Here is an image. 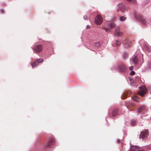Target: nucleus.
Masks as SVG:
<instances>
[{"mask_svg": "<svg viewBox=\"0 0 151 151\" xmlns=\"http://www.w3.org/2000/svg\"><path fill=\"white\" fill-rule=\"evenodd\" d=\"M135 16L136 18L139 20L143 24L147 25V21L142 15L137 14H136Z\"/></svg>", "mask_w": 151, "mask_h": 151, "instance_id": "1", "label": "nucleus"}, {"mask_svg": "<svg viewBox=\"0 0 151 151\" xmlns=\"http://www.w3.org/2000/svg\"><path fill=\"white\" fill-rule=\"evenodd\" d=\"M139 88L140 89V91L139 92V95L142 96H144V94L146 93L147 91L146 87L144 86H142L139 87Z\"/></svg>", "mask_w": 151, "mask_h": 151, "instance_id": "2", "label": "nucleus"}, {"mask_svg": "<svg viewBox=\"0 0 151 151\" xmlns=\"http://www.w3.org/2000/svg\"><path fill=\"white\" fill-rule=\"evenodd\" d=\"M126 4L124 3L119 4L118 6L119 8L118 9V12L120 11L122 12H124L125 11H127L126 9Z\"/></svg>", "mask_w": 151, "mask_h": 151, "instance_id": "3", "label": "nucleus"}, {"mask_svg": "<svg viewBox=\"0 0 151 151\" xmlns=\"http://www.w3.org/2000/svg\"><path fill=\"white\" fill-rule=\"evenodd\" d=\"M149 134V132L147 130H145L142 132L139 135L140 139H142V140L146 139Z\"/></svg>", "mask_w": 151, "mask_h": 151, "instance_id": "4", "label": "nucleus"}, {"mask_svg": "<svg viewBox=\"0 0 151 151\" xmlns=\"http://www.w3.org/2000/svg\"><path fill=\"white\" fill-rule=\"evenodd\" d=\"M33 51H35L37 53H40L42 50V45H38L35 46L33 47H32Z\"/></svg>", "mask_w": 151, "mask_h": 151, "instance_id": "5", "label": "nucleus"}, {"mask_svg": "<svg viewBox=\"0 0 151 151\" xmlns=\"http://www.w3.org/2000/svg\"><path fill=\"white\" fill-rule=\"evenodd\" d=\"M127 68L126 66L123 63L120 64L118 65V69L121 72H125L126 71Z\"/></svg>", "mask_w": 151, "mask_h": 151, "instance_id": "6", "label": "nucleus"}, {"mask_svg": "<svg viewBox=\"0 0 151 151\" xmlns=\"http://www.w3.org/2000/svg\"><path fill=\"white\" fill-rule=\"evenodd\" d=\"M95 22L97 25H99L103 22L102 18L99 15H97L96 17L95 18Z\"/></svg>", "mask_w": 151, "mask_h": 151, "instance_id": "7", "label": "nucleus"}, {"mask_svg": "<svg viewBox=\"0 0 151 151\" xmlns=\"http://www.w3.org/2000/svg\"><path fill=\"white\" fill-rule=\"evenodd\" d=\"M131 59L132 62L134 65H136L140 63L139 60L136 56L132 57Z\"/></svg>", "mask_w": 151, "mask_h": 151, "instance_id": "8", "label": "nucleus"}, {"mask_svg": "<svg viewBox=\"0 0 151 151\" xmlns=\"http://www.w3.org/2000/svg\"><path fill=\"white\" fill-rule=\"evenodd\" d=\"M55 142V140L54 138L50 139L47 141L46 144V146L47 147L51 146Z\"/></svg>", "mask_w": 151, "mask_h": 151, "instance_id": "9", "label": "nucleus"}, {"mask_svg": "<svg viewBox=\"0 0 151 151\" xmlns=\"http://www.w3.org/2000/svg\"><path fill=\"white\" fill-rule=\"evenodd\" d=\"M131 151H139V148L137 146H131Z\"/></svg>", "mask_w": 151, "mask_h": 151, "instance_id": "10", "label": "nucleus"}, {"mask_svg": "<svg viewBox=\"0 0 151 151\" xmlns=\"http://www.w3.org/2000/svg\"><path fill=\"white\" fill-rule=\"evenodd\" d=\"M118 111V109L117 108L113 110L111 113V116L113 117L115 116L116 115H117Z\"/></svg>", "mask_w": 151, "mask_h": 151, "instance_id": "11", "label": "nucleus"}, {"mask_svg": "<svg viewBox=\"0 0 151 151\" xmlns=\"http://www.w3.org/2000/svg\"><path fill=\"white\" fill-rule=\"evenodd\" d=\"M131 44V42L130 41L126 40L125 41V46L126 47H128Z\"/></svg>", "mask_w": 151, "mask_h": 151, "instance_id": "12", "label": "nucleus"}, {"mask_svg": "<svg viewBox=\"0 0 151 151\" xmlns=\"http://www.w3.org/2000/svg\"><path fill=\"white\" fill-rule=\"evenodd\" d=\"M145 109V107L144 106H142L139 107L138 110V112L139 113L141 112L144 110Z\"/></svg>", "mask_w": 151, "mask_h": 151, "instance_id": "13", "label": "nucleus"}, {"mask_svg": "<svg viewBox=\"0 0 151 151\" xmlns=\"http://www.w3.org/2000/svg\"><path fill=\"white\" fill-rule=\"evenodd\" d=\"M31 65L33 68L36 67L38 65V63L36 61L34 62L33 63H31Z\"/></svg>", "mask_w": 151, "mask_h": 151, "instance_id": "14", "label": "nucleus"}, {"mask_svg": "<svg viewBox=\"0 0 151 151\" xmlns=\"http://www.w3.org/2000/svg\"><path fill=\"white\" fill-rule=\"evenodd\" d=\"M122 32L120 31H115L114 32L115 35L116 36H120L122 35Z\"/></svg>", "mask_w": 151, "mask_h": 151, "instance_id": "15", "label": "nucleus"}, {"mask_svg": "<svg viewBox=\"0 0 151 151\" xmlns=\"http://www.w3.org/2000/svg\"><path fill=\"white\" fill-rule=\"evenodd\" d=\"M131 124L132 126H134L135 125L136 123V120L135 119H132L131 121Z\"/></svg>", "mask_w": 151, "mask_h": 151, "instance_id": "16", "label": "nucleus"}, {"mask_svg": "<svg viewBox=\"0 0 151 151\" xmlns=\"http://www.w3.org/2000/svg\"><path fill=\"white\" fill-rule=\"evenodd\" d=\"M133 99L136 101H139L140 100V99L138 97L134 96L133 97Z\"/></svg>", "mask_w": 151, "mask_h": 151, "instance_id": "17", "label": "nucleus"}, {"mask_svg": "<svg viewBox=\"0 0 151 151\" xmlns=\"http://www.w3.org/2000/svg\"><path fill=\"white\" fill-rule=\"evenodd\" d=\"M115 27V24L114 23H110L109 25V27L111 29H112Z\"/></svg>", "mask_w": 151, "mask_h": 151, "instance_id": "18", "label": "nucleus"}, {"mask_svg": "<svg viewBox=\"0 0 151 151\" xmlns=\"http://www.w3.org/2000/svg\"><path fill=\"white\" fill-rule=\"evenodd\" d=\"M126 19V18L125 17L123 16H122L119 19V20L121 21H124Z\"/></svg>", "mask_w": 151, "mask_h": 151, "instance_id": "19", "label": "nucleus"}, {"mask_svg": "<svg viewBox=\"0 0 151 151\" xmlns=\"http://www.w3.org/2000/svg\"><path fill=\"white\" fill-rule=\"evenodd\" d=\"M121 43L120 40H118L116 41V46H120Z\"/></svg>", "mask_w": 151, "mask_h": 151, "instance_id": "20", "label": "nucleus"}, {"mask_svg": "<svg viewBox=\"0 0 151 151\" xmlns=\"http://www.w3.org/2000/svg\"><path fill=\"white\" fill-rule=\"evenodd\" d=\"M128 55L127 53L125 52L124 53L123 55V57L124 59H125L127 58L128 57Z\"/></svg>", "mask_w": 151, "mask_h": 151, "instance_id": "21", "label": "nucleus"}, {"mask_svg": "<svg viewBox=\"0 0 151 151\" xmlns=\"http://www.w3.org/2000/svg\"><path fill=\"white\" fill-rule=\"evenodd\" d=\"M36 61L38 63H39L43 62V60L42 58H40L37 59Z\"/></svg>", "mask_w": 151, "mask_h": 151, "instance_id": "22", "label": "nucleus"}, {"mask_svg": "<svg viewBox=\"0 0 151 151\" xmlns=\"http://www.w3.org/2000/svg\"><path fill=\"white\" fill-rule=\"evenodd\" d=\"M130 2L134 4H135L136 3V0H127Z\"/></svg>", "mask_w": 151, "mask_h": 151, "instance_id": "23", "label": "nucleus"}, {"mask_svg": "<svg viewBox=\"0 0 151 151\" xmlns=\"http://www.w3.org/2000/svg\"><path fill=\"white\" fill-rule=\"evenodd\" d=\"M149 0H145L143 2V3L144 4H147L149 2Z\"/></svg>", "mask_w": 151, "mask_h": 151, "instance_id": "24", "label": "nucleus"}, {"mask_svg": "<svg viewBox=\"0 0 151 151\" xmlns=\"http://www.w3.org/2000/svg\"><path fill=\"white\" fill-rule=\"evenodd\" d=\"M103 28L104 29H105L106 30V31L107 32H110V29H109L108 28H106L105 29L104 27Z\"/></svg>", "mask_w": 151, "mask_h": 151, "instance_id": "25", "label": "nucleus"}, {"mask_svg": "<svg viewBox=\"0 0 151 151\" xmlns=\"http://www.w3.org/2000/svg\"><path fill=\"white\" fill-rule=\"evenodd\" d=\"M135 72L134 71H131L130 74L131 75H134Z\"/></svg>", "mask_w": 151, "mask_h": 151, "instance_id": "26", "label": "nucleus"}, {"mask_svg": "<svg viewBox=\"0 0 151 151\" xmlns=\"http://www.w3.org/2000/svg\"><path fill=\"white\" fill-rule=\"evenodd\" d=\"M83 18L85 20L88 19V18L87 16L86 15L84 16L83 17Z\"/></svg>", "mask_w": 151, "mask_h": 151, "instance_id": "27", "label": "nucleus"}, {"mask_svg": "<svg viewBox=\"0 0 151 151\" xmlns=\"http://www.w3.org/2000/svg\"><path fill=\"white\" fill-rule=\"evenodd\" d=\"M96 46L97 47H99L100 46L99 43V42H96Z\"/></svg>", "mask_w": 151, "mask_h": 151, "instance_id": "28", "label": "nucleus"}, {"mask_svg": "<svg viewBox=\"0 0 151 151\" xmlns=\"http://www.w3.org/2000/svg\"><path fill=\"white\" fill-rule=\"evenodd\" d=\"M133 69V67L132 66H130L129 67V69L130 70H132Z\"/></svg>", "mask_w": 151, "mask_h": 151, "instance_id": "29", "label": "nucleus"}, {"mask_svg": "<svg viewBox=\"0 0 151 151\" xmlns=\"http://www.w3.org/2000/svg\"><path fill=\"white\" fill-rule=\"evenodd\" d=\"M145 46L146 47V48H148V51H150V50H149V49H150V47H149V46H148L147 45H145Z\"/></svg>", "mask_w": 151, "mask_h": 151, "instance_id": "30", "label": "nucleus"}, {"mask_svg": "<svg viewBox=\"0 0 151 151\" xmlns=\"http://www.w3.org/2000/svg\"><path fill=\"white\" fill-rule=\"evenodd\" d=\"M148 68H151V65L148 64Z\"/></svg>", "mask_w": 151, "mask_h": 151, "instance_id": "31", "label": "nucleus"}, {"mask_svg": "<svg viewBox=\"0 0 151 151\" xmlns=\"http://www.w3.org/2000/svg\"><path fill=\"white\" fill-rule=\"evenodd\" d=\"M119 27H117V28H116L115 31H119Z\"/></svg>", "mask_w": 151, "mask_h": 151, "instance_id": "32", "label": "nucleus"}, {"mask_svg": "<svg viewBox=\"0 0 151 151\" xmlns=\"http://www.w3.org/2000/svg\"><path fill=\"white\" fill-rule=\"evenodd\" d=\"M117 142L118 143H119L120 142V140L119 139L117 140Z\"/></svg>", "mask_w": 151, "mask_h": 151, "instance_id": "33", "label": "nucleus"}, {"mask_svg": "<svg viewBox=\"0 0 151 151\" xmlns=\"http://www.w3.org/2000/svg\"><path fill=\"white\" fill-rule=\"evenodd\" d=\"M90 27L89 25H88L86 26V28H90Z\"/></svg>", "mask_w": 151, "mask_h": 151, "instance_id": "34", "label": "nucleus"}, {"mask_svg": "<svg viewBox=\"0 0 151 151\" xmlns=\"http://www.w3.org/2000/svg\"><path fill=\"white\" fill-rule=\"evenodd\" d=\"M150 94H151V92L150 93Z\"/></svg>", "mask_w": 151, "mask_h": 151, "instance_id": "35", "label": "nucleus"}]
</instances>
